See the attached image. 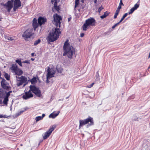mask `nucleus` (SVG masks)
Wrapping results in <instances>:
<instances>
[{"instance_id": "nucleus-1", "label": "nucleus", "mask_w": 150, "mask_h": 150, "mask_svg": "<svg viewBox=\"0 0 150 150\" xmlns=\"http://www.w3.org/2000/svg\"><path fill=\"white\" fill-rule=\"evenodd\" d=\"M54 24L57 28L52 29L51 32L48 36V40L50 42H53L59 38L61 32L59 29L60 27L61 22L62 20L61 16L56 13L54 16Z\"/></svg>"}, {"instance_id": "nucleus-2", "label": "nucleus", "mask_w": 150, "mask_h": 150, "mask_svg": "<svg viewBox=\"0 0 150 150\" xmlns=\"http://www.w3.org/2000/svg\"><path fill=\"white\" fill-rule=\"evenodd\" d=\"M69 40H67L65 42L63 46L64 52L63 54L64 56H67L68 58L71 59L72 56L75 53V49L73 46L70 45L68 42Z\"/></svg>"}, {"instance_id": "nucleus-3", "label": "nucleus", "mask_w": 150, "mask_h": 150, "mask_svg": "<svg viewBox=\"0 0 150 150\" xmlns=\"http://www.w3.org/2000/svg\"><path fill=\"white\" fill-rule=\"evenodd\" d=\"M38 23L35 18H34L33 20L32 25L35 31L36 30V29L38 27L39 25L41 27L42 25L44 24L47 21V19L46 18L40 16L38 18Z\"/></svg>"}, {"instance_id": "nucleus-4", "label": "nucleus", "mask_w": 150, "mask_h": 150, "mask_svg": "<svg viewBox=\"0 0 150 150\" xmlns=\"http://www.w3.org/2000/svg\"><path fill=\"white\" fill-rule=\"evenodd\" d=\"M96 21L93 18H90L86 20L82 26L83 30L86 31L89 26L94 25Z\"/></svg>"}, {"instance_id": "nucleus-5", "label": "nucleus", "mask_w": 150, "mask_h": 150, "mask_svg": "<svg viewBox=\"0 0 150 150\" xmlns=\"http://www.w3.org/2000/svg\"><path fill=\"white\" fill-rule=\"evenodd\" d=\"M17 79V85L18 86L22 85L23 83L27 82V79L26 77L25 76H21L20 77L17 76H16Z\"/></svg>"}, {"instance_id": "nucleus-6", "label": "nucleus", "mask_w": 150, "mask_h": 150, "mask_svg": "<svg viewBox=\"0 0 150 150\" xmlns=\"http://www.w3.org/2000/svg\"><path fill=\"white\" fill-rule=\"evenodd\" d=\"M47 80L46 82L48 83L50 81L48 79L54 76V75L55 73V71L53 69H50L49 67H48V69L47 70Z\"/></svg>"}, {"instance_id": "nucleus-7", "label": "nucleus", "mask_w": 150, "mask_h": 150, "mask_svg": "<svg viewBox=\"0 0 150 150\" xmlns=\"http://www.w3.org/2000/svg\"><path fill=\"white\" fill-rule=\"evenodd\" d=\"M32 28L27 30L22 35V37L24 38L25 40H28V38H30L34 34Z\"/></svg>"}, {"instance_id": "nucleus-8", "label": "nucleus", "mask_w": 150, "mask_h": 150, "mask_svg": "<svg viewBox=\"0 0 150 150\" xmlns=\"http://www.w3.org/2000/svg\"><path fill=\"white\" fill-rule=\"evenodd\" d=\"M30 91H32L38 97H40L42 96L40 91L38 88L36 87L35 86L31 85L30 86Z\"/></svg>"}, {"instance_id": "nucleus-9", "label": "nucleus", "mask_w": 150, "mask_h": 150, "mask_svg": "<svg viewBox=\"0 0 150 150\" xmlns=\"http://www.w3.org/2000/svg\"><path fill=\"white\" fill-rule=\"evenodd\" d=\"M93 118L90 117L86 119L83 120H80L79 121V127L85 125L89 122L90 123L89 124L90 125H93Z\"/></svg>"}, {"instance_id": "nucleus-10", "label": "nucleus", "mask_w": 150, "mask_h": 150, "mask_svg": "<svg viewBox=\"0 0 150 150\" xmlns=\"http://www.w3.org/2000/svg\"><path fill=\"white\" fill-rule=\"evenodd\" d=\"M56 128V126L54 125H53L49 130L44 133L42 134V136L44 139H47L50 135L52 132Z\"/></svg>"}, {"instance_id": "nucleus-11", "label": "nucleus", "mask_w": 150, "mask_h": 150, "mask_svg": "<svg viewBox=\"0 0 150 150\" xmlns=\"http://www.w3.org/2000/svg\"><path fill=\"white\" fill-rule=\"evenodd\" d=\"M13 1L14 0L8 1L4 5L7 9V11L9 12H10L11 9L13 7Z\"/></svg>"}, {"instance_id": "nucleus-12", "label": "nucleus", "mask_w": 150, "mask_h": 150, "mask_svg": "<svg viewBox=\"0 0 150 150\" xmlns=\"http://www.w3.org/2000/svg\"><path fill=\"white\" fill-rule=\"evenodd\" d=\"M33 96V95L30 91V90L28 92H26L23 94L22 97L24 99L27 100Z\"/></svg>"}, {"instance_id": "nucleus-13", "label": "nucleus", "mask_w": 150, "mask_h": 150, "mask_svg": "<svg viewBox=\"0 0 150 150\" xmlns=\"http://www.w3.org/2000/svg\"><path fill=\"white\" fill-rule=\"evenodd\" d=\"M13 2L14 6L13 10L16 11L17 9L21 6V2L20 0H15Z\"/></svg>"}, {"instance_id": "nucleus-14", "label": "nucleus", "mask_w": 150, "mask_h": 150, "mask_svg": "<svg viewBox=\"0 0 150 150\" xmlns=\"http://www.w3.org/2000/svg\"><path fill=\"white\" fill-rule=\"evenodd\" d=\"M1 85L2 87L4 89L8 90L9 89L8 84L6 82L4 79H3L1 82Z\"/></svg>"}, {"instance_id": "nucleus-15", "label": "nucleus", "mask_w": 150, "mask_h": 150, "mask_svg": "<svg viewBox=\"0 0 150 150\" xmlns=\"http://www.w3.org/2000/svg\"><path fill=\"white\" fill-rule=\"evenodd\" d=\"M139 4H135L134 6L131 8L130 11L128 12V14H130L132 13L135 10L139 7Z\"/></svg>"}, {"instance_id": "nucleus-16", "label": "nucleus", "mask_w": 150, "mask_h": 150, "mask_svg": "<svg viewBox=\"0 0 150 150\" xmlns=\"http://www.w3.org/2000/svg\"><path fill=\"white\" fill-rule=\"evenodd\" d=\"M18 69L17 66L16 64H13L11 67L10 68V69L12 71V72H14Z\"/></svg>"}, {"instance_id": "nucleus-17", "label": "nucleus", "mask_w": 150, "mask_h": 150, "mask_svg": "<svg viewBox=\"0 0 150 150\" xmlns=\"http://www.w3.org/2000/svg\"><path fill=\"white\" fill-rule=\"evenodd\" d=\"M60 112V111H58L57 113L56 114H54V112H53L50 115L49 117V118H54L59 115Z\"/></svg>"}, {"instance_id": "nucleus-18", "label": "nucleus", "mask_w": 150, "mask_h": 150, "mask_svg": "<svg viewBox=\"0 0 150 150\" xmlns=\"http://www.w3.org/2000/svg\"><path fill=\"white\" fill-rule=\"evenodd\" d=\"M14 73H15L16 75L20 76L23 74V71L20 69L18 68Z\"/></svg>"}, {"instance_id": "nucleus-19", "label": "nucleus", "mask_w": 150, "mask_h": 150, "mask_svg": "<svg viewBox=\"0 0 150 150\" xmlns=\"http://www.w3.org/2000/svg\"><path fill=\"white\" fill-rule=\"evenodd\" d=\"M109 13V12L106 11L104 13L103 15L100 16V18L102 19H103L108 16Z\"/></svg>"}, {"instance_id": "nucleus-20", "label": "nucleus", "mask_w": 150, "mask_h": 150, "mask_svg": "<svg viewBox=\"0 0 150 150\" xmlns=\"http://www.w3.org/2000/svg\"><path fill=\"white\" fill-rule=\"evenodd\" d=\"M54 8L56 10L58 11L60 9V7L59 6H57V2L55 1L54 4Z\"/></svg>"}, {"instance_id": "nucleus-21", "label": "nucleus", "mask_w": 150, "mask_h": 150, "mask_svg": "<svg viewBox=\"0 0 150 150\" xmlns=\"http://www.w3.org/2000/svg\"><path fill=\"white\" fill-rule=\"evenodd\" d=\"M28 109V108L27 107L25 108L24 109H23V110H21V111H20V112H19L18 113H16V116H17V117L18 116L20 115L21 114L23 113V112H24V111H26V110H27Z\"/></svg>"}, {"instance_id": "nucleus-22", "label": "nucleus", "mask_w": 150, "mask_h": 150, "mask_svg": "<svg viewBox=\"0 0 150 150\" xmlns=\"http://www.w3.org/2000/svg\"><path fill=\"white\" fill-rule=\"evenodd\" d=\"M79 4V0H75V5L74 6V10H76V8L77 6Z\"/></svg>"}, {"instance_id": "nucleus-23", "label": "nucleus", "mask_w": 150, "mask_h": 150, "mask_svg": "<svg viewBox=\"0 0 150 150\" xmlns=\"http://www.w3.org/2000/svg\"><path fill=\"white\" fill-rule=\"evenodd\" d=\"M4 76L5 77L7 80H10V75L9 74H8L7 73H5L4 75Z\"/></svg>"}, {"instance_id": "nucleus-24", "label": "nucleus", "mask_w": 150, "mask_h": 150, "mask_svg": "<svg viewBox=\"0 0 150 150\" xmlns=\"http://www.w3.org/2000/svg\"><path fill=\"white\" fill-rule=\"evenodd\" d=\"M30 81L32 84L35 83L37 81L36 78L35 77H33L31 80Z\"/></svg>"}, {"instance_id": "nucleus-25", "label": "nucleus", "mask_w": 150, "mask_h": 150, "mask_svg": "<svg viewBox=\"0 0 150 150\" xmlns=\"http://www.w3.org/2000/svg\"><path fill=\"white\" fill-rule=\"evenodd\" d=\"M8 98L5 97L3 101L4 104V105H7V102L8 101Z\"/></svg>"}, {"instance_id": "nucleus-26", "label": "nucleus", "mask_w": 150, "mask_h": 150, "mask_svg": "<svg viewBox=\"0 0 150 150\" xmlns=\"http://www.w3.org/2000/svg\"><path fill=\"white\" fill-rule=\"evenodd\" d=\"M5 94L4 92L0 91V98H3Z\"/></svg>"}, {"instance_id": "nucleus-27", "label": "nucleus", "mask_w": 150, "mask_h": 150, "mask_svg": "<svg viewBox=\"0 0 150 150\" xmlns=\"http://www.w3.org/2000/svg\"><path fill=\"white\" fill-rule=\"evenodd\" d=\"M16 62L20 66H22V63L21 60L17 59L16 61Z\"/></svg>"}, {"instance_id": "nucleus-28", "label": "nucleus", "mask_w": 150, "mask_h": 150, "mask_svg": "<svg viewBox=\"0 0 150 150\" xmlns=\"http://www.w3.org/2000/svg\"><path fill=\"white\" fill-rule=\"evenodd\" d=\"M128 15L127 13H125L123 16L122 18L120 20V22H122V21Z\"/></svg>"}, {"instance_id": "nucleus-29", "label": "nucleus", "mask_w": 150, "mask_h": 150, "mask_svg": "<svg viewBox=\"0 0 150 150\" xmlns=\"http://www.w3.org/2000/svg\"><path fill=\"white\" fill-rule=\"evenodd\" d=\"M41 41L40 39H39L37 40H36L35 41L34 45H38V44H39Z\"/></svg>"}, {"instance_id": "nucleus-30", "label": "nucleus", "mask_w": 150, "mask_h": 150, "mask_svg": "<svg viewBox=\"0 0 150 150\" xmlns=\"http://www.w3.org/2000/svg\"><path fill=\"white\" fill-rule=\"evenodd\" d=\"M5 38L6 39L11 41H12L14 39V38L13 37H10L8 36H6L5 37Z\"/></svg>"}, {"instance_id": "nucleus-31", "label": "nucleus", "mask_w": 150, "mask_h": 150, "mask_svg": "<svg viewBox=\"0 0 150 150\" xmlns=\"http://www.w3.org/2000/svg\"><path fill=\"white\" fill-rule=\"evenodd\" d=\"M42 119L41 116H38L36 117L35 120L36 122H38L40 120Z\"/></svg>"}, {"instance_id": "nucleus-32", "label": "nucleus", "mask_w": 150, "mask_h": 150, "mask_svg": "<svg viewBox=\"0 0 150 150\" xmlns=\"http://www.w3.org/2000/svg\"><path fill=\"white\" fill-rule=\"evenodd\" d=\"M119 12V11H118L117 10L116 11L115 15L114 16V18L115 19L117 18V16L118 15Z\"/></svg>"}, {"instance_id": "nucleus-33", "label": "nucleus", "mask_w": 150, "mask_h": 150, "mask_svg": "<svg viewBox=\"0 0 150 150\" xmlns=\"http://www.w3.org/2000/svg\"><path fill=\"white\" fill-rule=\"evenodd\" d=\"M103 7H102V6H101L100 7H99L98 10V12L99 13H100V12L103 9Z\"/></svg>"}, {"instance_id": "nucleus-34", "label": "nucleus", "mask_w": 150, "mask_h": 150, "mask_svg": "<svg viewBox=\"0 0 150 150\" xmlns=\"http://www.w3.org/2000/svg\"><path fill=\"white\" fill-rule=\"evenodd\" d=\"M94 83H93L92 84H91V85H89V86H86V87H88V88H91L93 86V85H94Z\"/></svg>"}, {"instance_id": "nucleus-35", "label": "nucleus", "mask_w": 150, "mask_h": 150, "mask_svg": "<svg viewBox=\"0 0 150 150\" xmlns=\"http://www.w3.org/2000/svg\"><path fill=\"white\" fill-rule=\"evenodd\" d=\"M121 8V6L119 5L118 6L117 9L116 10L119 12Z\"/></svg>"}, {"instance_id": "nucleus-36", "label": "nucleus", "mask_w": 150, "mask_h": 150, "mask_svg": "<svg viewBox=\"0 0 150 150\" xmlns=\"http://www.w3.org/2000/svg\"><path fill=\"white\" fill-rule=\"evenodd\" d=\"M10 96V93H9V92H8L6 94V96L5 97L6 98H8V97Z\"/></svg>"}, {"instance_id": "nucleus-37", "label": "nucleus", "mask_w": 150, "mask_h": 150, "mask_svg": "<svg viewBox=\"0 0 150 150\" xmlns=\"http://www.w3.org/2000/svg\"><path fill=\"white\" fill-rule=\"evenodd\" d=\"M122 5L123 6L124 4L122 3V0H120V3L119 5L121 6Z\"/></svg>"}, {"instance_id": "nucleus-38", "label": "nucleus", "mask_w": 150, "mask_h": 150, "mask_svg": "<svg viewBox=\"0 0 150 150\" xmlns=\"http://www.w3.org/2000/svg\"><path fill=\"white\" fill-rule=\"evenodd\" d=\"M23 63H26L27 64H29L30 63L29 61L28 60H25L24 61H23L22 62Z\"/></svg>"}, {"instance_id": "nucleus-39", "label": "nucleus", "mask_w": 150, "mask_h": 150, "mask_svg": "<svg viewBox=\"0 0 150 150\" xmlns=\"http://www.w3.org/2000/svg\"><path fill=\"white\" fill-rule=\"evenodd\" d=\"M84 34L83 33H82L80 35V36L81 37H82L84 36Z\"/></svg>"}, {"instance_id": "nucleus-40", "label": "nucleus", "mask_w": 150, "mask_h": 150, "mask_svg": "<svg viewBox=\"0 0 150 150\" xmlns=\"http://www.w3.org/2000/svg\"><path fill=\"white\" fill-rule=\"evenodd\" d=\"M116 25H115V24L114 25H113L112 27V29H114V28L116 27Z\"/></svg>"}, {"instance_id": "nucleus-41", "label": "nucleus", "mask_w": 150, "mask_h": 150, "mask_svg": "<svg viewBox=\"0 0 150 150\" xmlns=\"http://www.w3.org/2000/svg\"><path fill=\"white\" fill-rule=\"evenodd\" d=\"M121 22H120V21L118 22V23H117L115 24V25H116V26L118 25Z\"/></svg>"}, {"instance_id": "nucleus-42", "label": "nucleus", "mask_w": 150, "mask_h": 150, "mask_svg": "<svg viewBox=\"0 0 150 150\" xmlns=\"http://www.w3.org/2000/svg\"><path fill=\"white\" fill-rule=\"evenodd\" d=\"M45 116V115L44 114H43L42 115V116H41V117H42V119Z\"/></svg>"}, {"instance_id": "nucleus-43", "label": "nucleus", "mask_w": 150, "mask_h": 150, "mask_svg": "<svg viewBox=\"0 0 150 150\" xmlns=\"http://www.w3.org/2000/svg\"><path fill=\"white\" fill-rule=\"evenodd\" d=\"M71 17L69 18H68V21L69 22V21H70L71 20Z\"/></svg>"}, {"instance_id": "nucleus-44", "label": "nucleus", "mask_w": 150, "mask_h": 150, "mask_svg": "<svg viewBox=\"0 0 150 150\" xmlns=\"http://www.w3.org/2000/svg\"><path fill=\"white\" fill-rule=\"evenodd\" d=\"M5 116H3L2 115H0V117L1 118H2V117H4L5 118Z\"/></svg>"}, {"instance_id": "nucleus-45", "label": "nucleus", "mask_w": 150, "mask_h": 150, "mask_svg": "<svg viewBox=\"0 0 150 150\" xmlns=\"http://www.w3.org/2000/svg\"><path fill=\"white\" fill-rule=\"evenodd\" d=\"M34 53H33L31 54V55L32 56H34Z\"/></svg>"}, {"instance_id": "nucleus-46", "label": "nucleus", "mask_w": 150, "mask_h": 150, "mask_svg": "<svg viewBox=\"0 0 150 150\" xmlns=\"http://www.w3.org/2000/svg\"><path fill=\"white\" fill-rule=\"evenodd\" d=\"M94 2L95 3H96V2H97V0H94Z\"/></svg>"}, {"instance_id": "nucleus-47", "label": "nucleus", "mask_w": 150, "mask_h": 150, "mask_svg": "<svg viewBox=\"0 0 150 150\" xmlns=\"http://www.w3.org/2000/svg\"><path fill=\"white\" fill-rule=\"evenodd\" d=\"M31 60L32 61H33V60H34V59H33V58H32L31 59Z\"/></svg>"}, {"instance_id": "nucleus-48", "label": "nucleus", "mask_w": 150, "mask_h": 150, "mask_svg": "<svg viewBox=\"0 0 150 150\" xmlns=\"http://www.w3.org/2000/svg\"><path fill=\"white\" fill-rule=\"evenodd\" d=\"M1 71H0V78H1Z\"/></svg>"}, {"instance_id": "nucleus-49", "label": "nucleus", "mask_w": 150, "mask_h": 150, "mask_svg": "<svg viewBox=\"0 0 150 150\" xmlns=\"http://www.w3.org/2000/svg\"><path fill=\"white\" fill-rule=\"evenodd\" d=\"M9 92V93H11L12 92V91H9V92Z\"/></svg>"}, {"instance_id": "nucleus-50", "label": "nucleus", "mask_w": 150, "mask_h": 150, "mask_svg": "<svg viewBox=\"0 0 150 150\" xmlns=\"http://www.w3.org/2000/svg\"><path fill=\"white\" fill-rule=\"evenodd\" d=\"M148 68L149 69H150V66L149 67H148Z\"/></svg>"}, {"instance_id": "nucleus-51", "label": "nucleus", "mask_w": 150, "mask_h": 150, "mask_svg": "<svg viewBox=\"0 0 150 150\" xmlns=\"http://www.w3.org/2000/svg\"><path fill=\"white\" fill-rule=\"evenodd\" d=\"M1 18H0V21H1Z\"/></svg>"}, {"instance_id": "nucleus-52", "label": "nucleus", "mask_w": 150, "mask_h": 150, "mask_svg": "<svg viewBox=\"0 0 150 150\" xmlns=\"http://www.w3.org/2000/svg\"><path fill=\"white\" fill-rule=\"evenodd\" d=\"M22 145H23V144H21V146H22Z\"/></svg>"}, {"instance_id": "nucleus-53", "label": "nucleus", "mask_w": 150, "mask_h": 150, "mask_svg": "<svg viewBox=\"0 0 150 150\" xmlns=\"http://www.w3.org/2000/svg\"><path fill=\"white\" fill-rule=\"evenodd\" d=\"M41 31V29H40V32Z\"/></svg>"}, {"instance_id": "nucleus-54", "label": "nucleus", "mask_w": 150, "mask_h": 150, "mask_svg": "<svg viewBox=\"0 0 150 150\" xmlns=\"http://www.w3.org/2000/svg\"><path fill=\"white\" fill-rule=\"evenodd\" d=\"M52 10L54 11V8H53Z\"/></svg>"}, {"instance_id": "nucleus-55", "label": "nucleus", "mask_w": 150, "mask_h": 150, "mask_svg": "<svg viewBox=\"0 0 150 150\" xmlns=\"http://www.w3.org/2000/svg\"><path fill=\"white\" fill-rule=\"evenodd\" d=\"M68 98V97H67V98H66V99H67V98Z\"/></svg>"}, {"instance_id": "nucleus-56", "label": "nucleus", "mask_w": 150, "mask_h": 150, "mask_svg": "<svg viewBox=\"0 0 150 150\" xmlns=\"http://www.w3.org/2000/svg\"><path fill=\"white\" fill-rule=\"evenodd\" d=\"M59 100H61L59 99Z\"/></svg>"}]
</instances>
